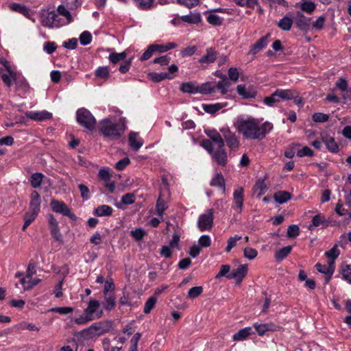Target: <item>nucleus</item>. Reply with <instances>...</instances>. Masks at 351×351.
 I'll list each match as a JSON object with an SVG mask.
<instances>
[{
  "label": "nucleus",
  "mask_w": 351,
  "mask_h": 351,
  "mask_svg": "<svg viewBox=\"0 0 351 351\" xmlns=\"http://www.w3.org/2000/svg\"><path fill=\"white\" fill-rule=\"evenodd\" d=\"M237 131L244 138L250 140H263L273 129V124L265 121L261 124L260 121L254 117H239L237 121Z\"/></svg>",
  "instance_id": "nucleus-1"
},
{
  "label": "nucleus",
  "mask_w": 351,
  "mask_h": 351,
  "mask_svg": "<svg viewBox=\"0 0 351 351\" xmlns=\"http://www.w3.org/2000/svg\"><path fill=\"white\" fill-rule=\"evenodd\" d=\"M126 128L125 123L122 119L112 121L110 119H104L99 122V132L110 140H116L121 137Z\"/></svg>",
  "instance_id": "nucleus-2"
},
{
  "label": "nucleus",
  "mask_w": 351,
  "mask_h": 351,
  "mask_svg": "<svg viewBox=\"0 0 351 351\" xmlns=\"http://www.w3.org/2000/svg\"><path fill=\"white\" fill-rule=\"evenodd\" d=\"M100 302L98 300L90 299L82 314L73 319L74 323L77 325H85L89 322L101 318L104 312L100 308Z\"/></svg>",
  "instance_id": "nucleus-3"
},
{
  "label": "nucleus",
  "mask_w": 351,
  "mask_h": 351,
  "mask_svg": "<svg viewBox=\"0 0 351 351\" xmlns=\"http://www.w3.org/2000/svg\"><path fill=\"white\" fill-rule=\"evenodd\" d=\"M201 145L208 152L213 160L218 165L225 166L227 164L228 155L224 147H216L217 149H215L214 145L210 140H203L201 143Z\"/></svg>",
  "instance_id": "nucleus-4"
},
{
  "label": "nucleus",
  "mask_w": 351,
  "mask_h": 351,
  "mask_svg": "<svg viewBox=\"0 0 351 351\" xmlns=\"http://www.w3.org/2000/svg\"><path fill=\"white\" fill-rule=\"evenodd\" d=\"M76 121L82 127L88 131H93L96 125V119L86 108H81L76 111Z\"/></svg>",
  "instance_id": "nucleus-5"
},
{
  "label": "nucleus",
  "mask_w": 351,
  "mask_h": 351,
  "mask_svg": "<svg viewBox=\"0 0 351 351\" xmlns=\"http://www.w3.org/2000/svg\"><path fill=\"white\" fill-rule=\"evenodd\" d=\"M226 81H219L217 84L208 82L198 86V93L204 95H210L213 93H220L221 95H226Z\"/></svg>",
  "instance_id": "nucleus-6"
},
{
  "label": "nucleus",
  "mask_w": 351,
  "mask_h": 351,
  "mask_svg": "<svg viewBox=\"0 0 351 351\" xmlns=\"http://www.w3.org/2000/svg\"><path fill=\"white\" fill-rule=\"evenodd\" d=\"M213 209H208L206 213L200 215L197 220V227L201 232L210 230L213 226Z\"/></svg>",
  "instance_id": "nucleus-7"
},
{
  "label": "nucleus",
  "mask_w": 351,
  "mask_h": 351,
  "mask_svg": "<svg viewBox=\"0 0 351 351\" xmlns=\"http://www.w3.org/2000/svg\"><path fill=\"white\" fill-rule=\"evenodd\" d=\"M42 24L43 26L53 28L59 27L66 24L62 19L54 11L47 12L46 16L42 18Z\"/></svg>",
  "instance_id": "nucleus-8"
},
{
  "label": "nucleus",
  "mask_w": 351,
  "mask_h": 351,
  "mask_svg": "<svg viewBox=\"0 0 351 351\" xmlns=\"http://www.w3.org/2000/svg\"><path fill=\"white\" fill-rule=\"evenodd\" d=\"M50 206L53 212L62 214L64 216L68 217L73 221L76 220L75 215L71 212V209L62 201L52 199L50 202Z\"/></svg>",
  "instance_id": "nucleus-9"
},
{
  "label": "nucleus",
  "mask_w": 351,
  "mask_h": 351,
  "mask_svg": "<svg viewBox=\"0 0 351 351\" xmlns=\"http://www.w3.org/2000/svg\"><path fill=\"white\" fill-rule=\"evenodd\" d=\"M227 146L231 150L237 149L239 146V140L234 132H231L228 128H223L220 130Z\"/></svg>",
  "instance_id": "nucleus-10"
},
{
  "label": "nucleus",
  "mask_w": 351,
  "mask_h": 351,
  "mask_svg": "<svg viewBox=\"0 0 351 351\" xmlns=\"http://www.w3.org/2000/svg\"><path fill=\"white\" fill-rule=\"evenodd\" d=\"M244 202V190L242 187H237L233 192V204L232 209L240 214L243 211Z\"/></svg>",
  "instance_id": "nucleus-11"
},
{
  "label": "nucleus",
  "mask_w": 351,
  "mask_h": 351,
  "mask_svg": "<svg viewBox=\"0 0 351 351\" xmlns=\"http://www.w3.org/2000/svg\"><path fill=\"white\" fill-rule=\"evenodd\" d=\"M49 227L53 238L60 242L62 243V236L60 231L58 222L52 214L47 215Z\"/></svg>",
  "instance_id": "nucleus-12"
},
{
  "label": "nucleus",
  "mask_w": 351,
  "mask_h": 351,
  "mask_svg": "<svg viewBox=\"0 0 351 351\" xmlns=\"http://www.w3.org/2000/svg\"><path fill=\"white\" fill-rule=\"evenodd\" d=\"M311 19L305 16L302 12H297L295 17L296 26L302 31L307 32L311 29Z\"/></svg>",
  "instance_id": "nucleus-13"
},
{
  "label": "nucleus",
  "mask_w": 351,
  "mask_h": 351,
  "mask_svg": "<svg viewBox=\"0 0 351 351\" xmlns=\"http://www.w3.org/2000/svg\"><path fill=\"white\" fill-rule=\"evenodd\" d=\"M247 265H240L237 269H233L227 276L228 279H236L240 283L247 274Z\"/></svg>",
  "instance_id": "nucleus-14"
},
{
  "label": "nucleus",
  "mask_w": 351,
  "mask_h": 351,
  "mask_svg": "<svg viewBox=\"0 0 351 351\" xmlns=\"http://www.w3.org/2000/svg\"><path fill=\"white\" fill-rule=\"evenodd\" d=\"M254 327L258 335L263 336L268 331H276L278 326L272 322L269 323H254Z\"/></svg>",
  "instance_id": "nucleus-15"
},
{
  "label": "nucleus",
  "mask_w": 351,
  "mask_h": 351,
  "mask_svg": "<svg viewBox=\"0 0 351 351\" xmlns=\"http://www.w3.org/2000/svg\"><path fill=\"white\" fill-rule=\"evenodd\" d=\"M3 64L6 68L7 72L3 73L2 69H0V73L2 81L3 83L8 86L10 87L12 86V82H14V78H16L17 74L10 70L9 66H8V62L4 61Z\"/></svg>",
  "instance_id": "nucleus-16"
},
{
  "label": "nucleus",
  "mask_w": 351,
  "mask_h": 351,
  "mask_svg": "<svg viewBox=\"0 0 351 351\" xmlns=\"http://www.w3.org/2000/svg\"><path fill=\"white\" fill-rule=\"evenodd\" d=\"M270 36V34H267L266 36L261 37L258 40L254 45L250 47L249 54L255 56L262 49H263L268 44V38Z\"/></svg>",
  "instance_id": "nucleus-17"
},
{
  "label": "nucleus",
  "mask_w": 351,
  "mask_h": 351,
  "mask_svg": "<svg viewBox=\"0 0 351 351\" xmlns=\"http://www.w3.org/2000/svg\"><path fill=\"white\" fill-rule=\"evenodd\" d=\"M41 204L40 195L36 191H33L30 195L29 211L40 213Z\"/></svg>",
  "instance_id": "nucleus-18"
},
{
  "label": "nucleus",
  "mask_w": 351,
  "mask_h": 351,
  "mask_svg": "<svg viewBox=\"0 0 351 351\" xmlns=\"http://www.w3.org/2000/svg\"><path fill=\"white\" fill-rule=\"evenodd\" d=\"M217 52L214 49L210 47L206 49V54L199 59V62L202 64H209L213 63L217 58Z\"/></svg>",
  "instance_id": "nucleus-19"
},
{
  "label": "nucleus",
  "mask_w": 351,
  "mask_h": 351,
  "mask_svg": "<svg viewBox=\"0 0 351 351\" xmlns=\"http://www.w3.org/2000/svg\"><path fill=\"white\" fill-rule=\"evenodd\" d=\"M237 91L240 96L245 99L254 98L256 95V91L253 87H246L243 84H239L237 86Z\"/></svg>",
  "instance_id": "nucleus-20"
},
{
  "label": "nucleus",
  "mask_w": 351,
  "mask_h": 351,
  "mask_svg": "<svg viewBox=\"0 0 351 351\" xmlns=\"http://www.w3.org/2000/svg\"><path fill=\"white\" fill-rule=\"evenodd\" d=\"M206 135L210 138L215 147H224V141L223 135H221L216 130H210L206 132Z\"/></svg>",
  "instance_id": "nucleus-21"
},
{
  "label": "nucleus",
  "mask_w": 351,
  "mask_h": 351,
  "mask_svg": "<svg viewBox=\"0 0 351 351\" xmlns=\"http://www.w3.org/2000/svg\"><path fill=\"white\" fill-rule=\"evenodd\" d=\"M130 147L134 151L138 150L143 145V140L138 133L132 132L128 136Z\"/></svg>",
  "instance_id": "nucleus-22"
},
{
  "label": "nucleus",
  "mask_w": 351,
  "mask_h": 351,
  "mask_svg": "<svg viewBox=\"0 0 351 351\" xmlns=\"http://www.w3.org/2000/svg\"><path fill=\"white\" fill-rule=\"evenodd\" d=\"M14 82L16 85V90L21 93L25 94L29 91V85L23 76L18 75L16 78H14Z\"/></svg>",
  "instance_id": "nucleus-23"
},
{
  "label": "nucleus",
  "mask_w": 351,
  "mask_h": 351,
  "mask_svg": "<svg viewBox=\"0 0 351 351\" xmlns=\"http://www.w3.org/2000/svg\"><path fill=\"white\" fill-rule=\"evenodd\" d=\"M84 332L92 335L99 336L105 332L106 330L104 328L101 322H97L84 329Z\"/></svg>",
  "instance_id": "nucleus-24"
},
{
  "label": "nucleus",
  "mask_w": 351,
  "mask_h": 351,
  "mask_svg": "<svg viewBox=\"0 0 351 351\" xmlns=\"http://www.w3.org/2000/svg\"><path fill=\"white\" fill-rule=\"evenodd\" d=\"M322 141L325 143L328 150L330 152L337 153L339 151V145L333 137L326 136L322 138Z\"/></svg>",
  "instance_id": "nucleus-25"
},
{
  "label": "nucleus",
  "mask_w": 351,
  "mask_h": 351,
  "mask_svg": "<svg viewBox=\"0 0 351 351\" xmlns=\"http://www.w3.org/2000/svg\"><path fill=\"white\" fill-rule=\"evenodd\" d=\"M253 333L251 327H245L239 330L237 332L233 335L232 339L234 341H241L246 339L250 335Z\"/></svg>",
  "instance_id": "nucleus-26"
},
{
  "label": "nucleus",
  "mask_w": 351,
  "mask_h": 351,
  "mask_svg": "<svg viewBox=\"0 0 351 351\" xmlns=\"http://www.w3.org/2000/svg\"><path fill=\"white\" fill-rule=\"evenodd\" d=\"M113 209L111 206L103 204L97 207L93 212V214L97 217L110 216L112 214Z\"/></svg>",
  "instance_id": "nucleus-27"
},
{
  "label": "nucleus",
  "mask_w": 351,
  "mask_h": 351,
  "mask_svg": "<svg viewBox=\"0 0 351 351\" xmlns=\"http://www.w3.org/2000/svg\"><path fill=\"white\" fill-rule=\"evenodd\" d=\"M40 282L39 278H27V276L23 277L20 280V283L23 285V290H30L36 286Z\"/></svg>",
  "instance_id": "nucleus-28"
},
{
  "label": "nucleus",
  "mask_w": 351,
  "mask_h": 351,
  "mask_svg": "<svg viewBox=\"0 0 351 351\" xmlns=\"http://www.w3.org/2000/svg\"><path fill=\"white\" fill-rule=\"evenodd\" d=\"M291 198V194L285 191H280L274 193V200L280 204H282L287 202Z\"/></svg>",
  "instance_id": "nucleus-29"
},
{
  "label": "nucleus",
  "mask_w": 351,
  "mask_h": 351,
  "mask_svg": "<svg viewBox=\"0 0 351 351\" xmlns=\"http://www.w3.org/2000/svg\"><path fill=\"white\" fill-rule=\"evenodd\" d=\"M210 184L212 186H218L222 190L223 193L226 191L225 180L221 173H216L210 180Z\"/></svg>",
  "instance_id": "nucleus-30"
},
{
  "label": "nucleus",
  "mask_w": 351,
  "mask_h": 351,
  "mask_svg": "<svg viewBox=\"0 0 351 351\" xmlns=\"http://www.w3.org/2000/svg\"><path fill=\"white\" fill-rule=\"evenodd\" d=\"M340 254V250L337 245H335L330 250L325 252V256L329 259L328 264L334 265L335 261Z\"/></svg>",
  "instance_id": "nucleus-31"
},
{
  "label": "nucleus",
  "mask_w": 351,
  "mask_h": 351,
  "mask_svg": "<svg viewBox=\"0 0 351 351\" xmlns=\"http://www.w3.org/2000/svg\"><path fill=\"white\" fill-rule=\"evenodd\" d=\"M183 22L189 24H198L202 21L201 15L199 12H190V14L182 16Z\"/></svg>",
  "instance_id": "nucleus-32"
},
{
  "label": "nucleus",
  "mask_w": 351,
  "mask_h": 351,
  "mask_svg": "<svg viewBox=\"0 0 351 351\" xmlns=\"http://www.w3.org/2000/svg\"><path fill=\"white\" fill-rule=\"evenodd\" d=\"M268 187L265 184V180L259 179L257 180L253 187L254 193L257 194V197H260L265 194Z\"/></svg>",
  "instance_id": "nucleus-33"
},
{
  "label": "nucleus",
  "mask_w": 351,
  "mask_h": 351,
  "mask_svg": "<svg viewBox=\"0 0 351 351\" xmlns=\"http://www.w3.org/2000/svg\"><path fill=\"white\" fill-rule=\"evenodd\" d=\"M315 267L319 272L324 274L328 276L327 281L330 279L335 270L334 265H330L329 264L328 265H324L318 263L315 265Z\"/></svg>",
  "instance_id": "nucleus-34"
},
{
  "label": "nucleus",
  "mask_w": 351,
  "mask_h": 351,
  "mask_svg": "<svg viewBox=\"0 0 351 351\" xmlns=\"http://www.w3.org/2000/svg\"><path fill=\"white\" fill-rule=\"evenodd\" d=\"M28 117L31 119L36 120V121H43L46 119H49L51 117V113L47 111L43 112H30L27 114Z\"/></svg>",
  "instance_id": "nucleus-35"
},
{
  "label": "nucleus",
  "mask_w": 351,
  "mask_h": 351,
  "mask_svg": "<svg viewBox=\"0 0 351 351\" xmlns=\"http://www.w3.org/2000/svg\"><path fill=\"white\" fill-rule=\"evenodd\" d=\"M155 53H165L170 49H175L178 47L176 43H168L165 45L152 44Z\"/></svg>",
  "instance_id": "nucleus-36"
},
{
  "label": "nucleus",
  "mask_w": 351,
  "mask_h": 351,
  "mask_svg": "<svg viewBox=\"0 0 351 351\" xmlns=\"http://www.w3.org/2000/svg\"><path fill=\"white\" fill-rule=\"evenodd\" d=\"M291 245L283 247L282 248L276 252L274 255L275 259L278 262H281L291 253Z\"/></svg>",
  "instance_id": "nucleus-37"
},
{
  "label": "nucleus",
  "mask_w": 351,
  "mask_h": 351,
  "mask_svg": "<svg viewBox=\"0 0 351 351\" xmlns=\"http://www.w3.org/2000/svg\"><path fill=\"white\" fill-rule=\"evenodd\" d=\"M103 306L104 308L108 311L114 309L116 306V298L114 295L110 294L105 295Z\"/></svg>",
  "instance_id": "nucleus-38"
},
{
  "label": "nucleus",
  "mask_w": 351,
  "mask_h": 351,
  "mask_svg": "<svg viewBox=\"0 0 351 351\" xmlns=\"http://www.w3.org/2000/svg\"><path fill=\"white\" fill-rule=\"evenodd\" d=\"M180 90L182 93L195 94L198 93V86H196L193 82H184L180 86Z\"/></svg>",
  "instance_id": "nucleus-39"
},
{
  "label": "nucleus",
  "mask_w": 351,
  "mask_h": 351,
  "mask_svg": "<svg viewBox=\"0 0 351 351\" xmlns=\"http://www.w3.org/2000/svg\"><path fill=\"white\" fill-rule=\"evenodd\" d=\"M276 90L278 97L282 100H291L294 99V95H297V93L291 89H277Z\"/></svg>",
  "instance_id": "nucleus-40"
},
{
  "label": "nucleus",
  "mask_w": 351,
  "mask_h": 351,
  "mask_svg": "<svg viewBox=\"0 0 351 351\" xmlns=\"http://www.w3.org/2000/svg\"><path fill=\"white\" fill-rule=\"evenodd\" d=\"M300 8L303 12L308 14H312L316 8L314 2L308 0H302L300 1Z\"/></svg>",
  "instance_id": "nucleus-41"
},
{
  "label": "nucleus",
  "mask_w": 351,
  "mask_h": 351,
  "mask_svg": "<svg viewBox=\"0 0 351 351\" xmlns=\"http://www.w3.org/2000/svg\"><path fill=\"white\" fill-rule=\"evenodd\" d=\"M43 178L44 175L42 173L38 172L33 173L30 178L31 186L34 189L40 187L43 182Z\"/></svg>",
  "instance_id": "nucleus-42"
},
{
  "label": "nucleus",
  "mask_w": 351,
  "mask_h": 351,
  "mask_svg": "<svg viewBox=\"0 0 351 351\" xmlns=\"http://www.w3.org/2000/svg\"><path fill=\"white\" fill-rule=\"evenodd\" d=\"M292 25H293V20L288 16H284L278 23V27L284 31L290 30L292 27Z\"/></svg>",
  "instance_id": "nucleus-43"
},
{
  "label": "nucleus",
  "mask_w": 351,
  "mask_h": 351,
  "mask_svg": "<svg viewBox=\"0 0 351 351\" xmlns=\"http://www.w3.org/2000/svg\"><path fill=\"white\" fill-rule=\"evenodd\" d=\"M328 221L326 220L324 216L322 214L315 215L312 219V225L315 227L322 225L324 227L328 226Z\"/></svg>",
  "instance_id": "nucleus-44"
},
{
  "label": "nucleus",
  "mask_w": 351,
  "mask_h": 351,
  "mask_svg": "<svg viewBox=\"0 0 351 351\" xmlns=\"http://www.w3.org/2000/svg\"><path fill=\"white\" fill-rule=\"evenodd\" d=\"M127 56L126 51H123L121 53H111L109 55V60L112 64H117L120 61H123Z\"/></svg>",
  "instance_id": "nucleus-45"
},
{
  "label": "nucleus",
  "mask_w": 351,
  "mask_h": 351,
  "mask_svg": "<svg viewBox=\"0 0 351 351\" xmlns=\"http://www.w3.org/2000/svg\"><path fill=\"white\" fill-rule=\"evenodd\" d=\"M280 101V97L277 93V90L273 93L270 96L265 97L263 103L268 106H274L276 103Z\"/></svg>",
  "instance_id": "nucleus-46"
},
{
  "label": "nucleus",
  "mask_w": 351,
  "mask_h": 351,
  "mask_svg": "<svg viewBox=\"0 0 351 351\" xmlns=\"http://www.w3.org/2000/svg\"><path fill=\"white\" fill-rule=\"evenodd\" d=\"M241 239L242 237L238 234H235L233 237H230L227 241L226 252H230L233 247L237 246V242Z\"/></svg>",
  "instance_id": "nucleus-47"
},
{
  "label": "nucleus",
  "mask_w": 351,
  "mask_h": 351,
  "mask_svg": "<svg viewBox=\"0 0 351 351\" xmlns=\"http://www.w3.org/2000/svg\"><path fill=\"white\" fill-rule=\"evenodd\" d=\"M167 208V202L160 195L156 202V213L159 216H162L165 210Z\"/></svg>",
  "instance_id": "nucleus-48"
},
{
  "label": "nucleus",
  "mask_w": 351,
  "mask_h": 351,
  "mask_svg": "<svg viewBox=\"0 0 351 351\" xmlns=\"http://www.w3.org/2000/svg\"><path fill=\"white\" fill-rule=\"evenodd\" d=\"M148 77L154 82H160L165 79H167V77H169V75L166 74V72H152L149 73Z\"/></svg>",
  "instance_id": "nucleus-49"
},
{
  "label": "nucleus",
  "mask_w": 351,
  "mask_h": 351,
  "mask_svg": "<svg viewBox=\"0 0 351 351\" xmlns=\"http://www.w3.org/2000/svg\"><path fill=\"white\" fill-rule=\"evenodd\" d=\"M157 302V298L155 296L149 297L146 301L143 309V312L145 314L149 313L154 308Z\"/></svg>",
  "instance_id": "nucleus-50"
},
{
  "label": "nucleus",
  "mask_w": 351,
  "mask_h": 351,
  "mask_svg": "<svg viewBox=\"0 0 351 351\" xmlns=\"http://www.w3.org/2000/svg\"><path fill=\"white\" fill-rule=\"evenodd\" d=\"M203 110L209 114H214L222 108V106L217 103L214 104H202Z\"/></svg>",
  "instance_id": "nucleus-51"
},
{
  "label": "nucleus",
  "mask_w": 351,
  "mask_h": 351,
  "mask_svg": "<svg viewBox=\"0 0 351 351\" xmlns=\"http://www.w3.org/2000/svg\"><path fill=\"white\" fill-rule=\"evenodd\" d=\"M95 75L102 79H107L110 76V69L108 66H99L95 70Z\"/></svg>",
  "instance_id": "nucleus-52"
},
{
  "label": "nucleus",
  "mask_w": 351,
  "mask_h": 351,
  "mask_svg": "<svg viewBox=\"0 0 351 351\" xmlns=\"http://www.w3.org/2000/svg\"><path fill=\"white\" fill-rule=\"evenodd\" d=\"M203 292V287L202 286H197L190 289L187 293V297L194 299L200 295Z\"/></svg>",
  "instance_id": "nucleus-53"
},
{
  "label": "nucleus",
  "mask_w": 351,
  "mask_h": 351,
  "mask_svg": "<svg viewBox=\"0 0 351 351\" xmlns=\"http://www.w3.org/2000/svg\"><path fill=\"white\" fill-rule=\"evenodd\" d=\"M239 6L254 8L258 4V0H234Z\"/></svg>",
  "instance_id": "nucleus-54"
},
{
  "label": "nucleus",
  "mask_w": 351,
  "mask_h": 351,
  "mask_svg": "<svg viewBox=\"0 0 351 351\" xmlns=\"http://www.w3.org/2000/svg\"><path fill=\"white\" fill-rule=\"evenodd\" d=\"M58 13L59 14V16H60V15L64 16L66 20H67V22L66 23H71L72 21V16H71V12L62 5H60L58 7Z\"/></svg>",
  "instance_id": "nucleus-55"
},
{
  "label": "nucleus",
  "mask_w": 351,
  "mask_h": 351,
  "mask_svg": "<svg viewBox=\"0 0 351 351\" xmlns=\"http://www.w3.org/2000/svg\"><path fill=\"white\" fill-rule=\"evenodd\" d=\"M80 42L82 45H87L92 41V35L88 31L83 32L80 36Z\"/></svg>",
  "instance_id": "nucleus-56"
},
{
  "label": "nucleus",
  "mask_w": 351,
  "mask_h": 351,
  "mask_svg": "<svg viewBox=\"0 0 351 351\" xmlns=\"http://www.w3.org/2000/svg\"><path fill=\"white\" fill-rule=\"evenodd\" d=\"M197 245H199L202 249L210 247L211 245L210 237L208 234L202 235L198 239Z\"/></svg>",
  "instance_id": "nucleus-57"
},
{
  "label": "nucleus",
  "mask_w": 351,
  "mask_h": 351,
  "mask_svg": "<svg viewBox=\"0 0 351 351\" xmlns=\"http://www.w3.org/2000/svg\"><path fill=\"white\" fill-rule=\"evenodd\" d=\"M312 119L317 123H324L328 121L329 115L322 112H315L313 114Z\"/></svg>",
  "instance_id": "nucleus-58"
},
{
  "label": "nucleus",
  "mask_w": 351,
  "mask_h": 351,
  "mask_svg": "<svg viewBox=\"0 0 351 351\" xmlns=\"http://www.w3.org/2000/svg\"><path fill=\"white\" fill-rule=\"evenodd\" d=\"M154 0H134L136 6L141 10L149 9Z\"/></svg>",
  "instance_id": "nucleus-59"
},
{
  "label": "nucleus",
  "mask_w": 351,
  "mask_h": 351,
  "mask_svg": "<svg viewBox=\"0 0 351 351\" xmlns=\"http://www.w3.org/2000/svg\"><path fill=\"white\" fill-rule=\"evenodd\" d=\"M243 255L246 258L253 260L257 256L258 252L254 248L247 247L243 250Z\"/></svg>",
  "instance_id": "nucleus-60"
},
{
  "label": "nucleus",
  "mask_w": 351,
  "mask_h": 351,
  "mask_svg": "<svg viewBox=\"0 0 351 351\" xmlns=\"http://www.w3.org/2000/svg\"><path fill=\"white\" fill-rule=\"evenodd\" d=\"M145 234H146L145 231L143 228H136V229H135L134 230H132L130 232L131 236L136 241L142 240L143 238L144 237V236L145 235Z\"/></svg>",
  "instance_id": "nucleus-61"
},
{
  "label": "nucleus",
  "mask_w": 351,
  "mask_h": 351,
  "mask_svg": "<svg viewBox=\"0 0 351 351\" xmlns=\"http://www.w3.org/2000/svg\"><path fill=\"white\" fill-rule=\"evenodd\" d=\"M300 234V228L297 225H291L288 227L287 235L289 238H295Z\"/></svg>",
  "instance_id": "nucleus-62"
},
{
  "label": "nucleus",
  "mask_w": 351,
  "mask_h": 351,
  "mask_svg": "<svg viewBox=\"0 0 351 351\" xmlns=\"http://www.w3.org/2000/svg\"><path fill=\"white\" fill-rule=\"evenodd\" d=\"M206 19L210 24L215 26L221 25L222 24V19L215 14H210Z\"/></svg>",
  "instance_id": "nucleus-63"
},
{
  "label": "nucleus",
  "mask_w": 351,
  "mask_h": 351,
  "mask_svg": "<svg viewBox=\"0 0 351 351\" xmlns=\"http://www.w3.org/2000/svg\"><path fill=\"white\" fill-rule=\"evenodd\" d=\"M342 275L343 278L351 283V265H346L342 268Z\"/></svg>",
  "instance_id": "nucleus-64"
}]
</instances>
